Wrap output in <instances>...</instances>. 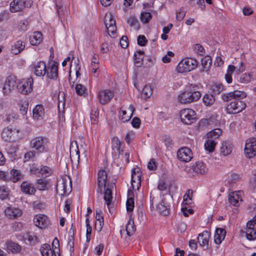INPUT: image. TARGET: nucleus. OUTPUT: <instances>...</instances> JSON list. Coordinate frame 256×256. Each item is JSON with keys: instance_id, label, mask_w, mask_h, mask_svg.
Segmentation results:
<instances>
[{"instance_id": "nucleus-40", "label": "nucleus", "mask_w": 256, "mask_h": 256, "mask_svg": "<svg viewBox=\"0 0 256 256\" xmlns=\"http://www.w3.org/2000/svg\"><path fill=\"white\" fill-rule=\"evenodd\" d=\"M18 106L20 108V111L22 116L26 115L27 113L28 102L27 100H21L18 102Z\"/></svg>"}, {"instance_id": "nucleus-18", "label": "nucleus", "mask_w": 256, "mask_h": 256, "mask_svg": "<svg viewBox=\"0 0 256 256\" xmlns=\"http://www.w3.org/2000/svg\"><path fill=\"white\" fill-rule=\"evenodd\" d=\"M26 47L25 42L22 40H18L11 47V53L16 55L21 53Z\"/></svg>"}, {"instance_id": "nucleus-27", "label": "nucleus", "mask_w": 256, "mask_h": 256, "mask_svg": "<svg viewBox=\"0 0 256 256\" xmlns=\"http://www.w3.org/2000/svg\"><path fill=\"white\" fill-rule=\"evenodd\" d=\"M30 43L32 45L36 46L40 44L42 40V34L40 32H35L30 38Z\"/></svg>"}, {"instance_id": "nucleus-64", "label": "nucleus", "mask_w": 256, "mask_h": 256, "mask_svg": "<svg viewBox=\"0 0 256 256\" xmlns=\"http://www.w3.org/2000/svg\"><path fill=\"white\" fill-rule=\"evenodd\" d=\"M120 44L122 48H126L128 45V38L126 36H123L120 40Z\"/></svg>"}, {"instance_id": "nucleus-14", "label": "nucleus", "mask_w": 256, "mask_h": 256, "mask_svg": "<svg viewBox=\"0 0 256 256\" xmlns=\"http://www.w3.org/2000/svg\"><path fill=\"white\" fill-rule=\"evenodd\" d=\"M46 77L50 79H56L58 76V64L56 62H52L46 68Z\"/></svg>"}, {"instance_id": "nucleus-5", "label": "nucleus", "mask_w": 256, "mask_h": 256, "mask_svg": "<svg viewBox=\"0 0 256 256\" xmlns=\"http://www.w3.org/2000/svg\"><path fill=\"white\" fill-rule=\"evenodd\" d=\"M56 245L59 246V241L57 238H54L52 242V246H54L56 252L52 250L50 245L45 244L41 246L40 248V253L42 256H60L59 252L60 249Z\"/></svg>"}, {"instance_id": "nucleus-56", "label": "nucleus", "mask_w": 256, "mask_h": 256, "mask_svg": "<svg viewBox=\"0 0 256 256\" xmlns=\"http://www.w3.org/2000/svg\"><path fill=\"white\" fill-rule=\"evenodd\" d=\"M151 18L152 15L150 12H143L141 14L140 19L142 22L147 23Z\"/></svg>"}, {"instance_id": "nucleus-58", "label": "nucleus", "mask_w": 256, "mask_h": 256, "mask_svg": "<svg viewBox=\"0 0 256 256\" xmlns=\"http://www.w3.org/2000/svg\"><path fill=\"white\" fill-rule=\"evenodd\" d=\"M250 74L244 73L240 76L239 82L242 83H248L250 81Z\"/></svg>"}, {"instance_id": "nucleus-21", "label": "nucleus", "mask_w": 256, "mask_h": 256, "mask_svg": "<svg viewBox=\"0 0 256 256\" xmlns=\"http://www.w3.org/2000/svg\"><path fill=\"white\" fill-rule=\"evenodd\" d=\"M193 170L197 174H204L207 172L208 168L205 164L202 162H197L192 166Z\"/></svg>"}, {"instance_id": "nucleus-7", "label": "nucleus", "mask_w": 256, "mask_h": 256, "mask_svg": "<svg viewBox=\"0 0 256 256\" xmlns=\"http://www.w3.org/2000/svg\"><path fill=\"white\" fill-rule=\"evenodd\" d=\"M33 80L32 78L22 80L17 84L18 92L25 95L29 94L32 90Z\"/></svg>"}, {"instance_id": "nucleus-6", "label": "nucleus", "mask_w": 256, "mask_h": 256, "mask_svg": "<svg viewBox=\"0 0 256 256\" xmlns=\"http://www.w3.org/2000/svg\"><path fill=\"white\" fill-rule=\"evenodd\" d=\"M32 4V0H13L10 5V10L12 12L22 11L25 8H28Z\"/></svg>"}, {"instance_id": "nucleus-42", "label": "nucleus", "mask_w": 256, "mask_h": 256, "mask_svg": "<svg viewBox=\"0 0 256 256\" xmlns=\"http://www.w3.org/2000/svg\"><path fill=\"white\" fill-rule=\"evenodd\" d=\"M152 94V89L150 86L146 85L142 89V96L144 99L150 98Z\"/></svg>"}, {"instance_id": "nucleus-48", "label": "nucleus", "mask_w": 256, "mask_h": 256, "mask_svg": "<svg viewBox=\"0 0 256 256\" xmlns=\"http://www.w3.org/2000/svg\"><path fill=\"white\" fill-rule=\"evenodd\" d=\"M216 146V143L214 140H208L204 144L206 150L207 151H208L210 152H214Z\"/></svg>"}, {"instance_id": "nucleus-52", "label": "nucleus", "mask_w": 256, "mask_h": 256, "mask_svg": "<svg viewBox=\"0 0 256 256\" xmlns=\"http://www.w3.org/2000/svg\"><path fill=\"white\" fill-rule=\"evenodd\" d=\"M27 238L30 243L34 244L39 242L38 238L34 234L28 232L26 234V239Z\"/></svg>"}, {"instance_id": "nucleus-31", "label": "nucleus", "mask_w": 256, "mask_h": 256, "mask_svg": "<svg viewBox=\"0 0 256 256\" xmlns=\"http://www.w3.org/2000/svg\"><path fill=\"white\" fill-rule=\"evenodd\" d=\"M62 180V182H64L63 184L64 190L68 193V194L72 190V184L71 180L70 177H64L60 178Z\"/></svg>"}, {"instance_id": "nucleus-9", "label": "nucleus", "mask_w": 256, "mask_h": 256, "mask_svg": "<svg viewBox=\"0 0 256 256\" xmlns=\"http://www.w3.org/2000/svg\"><path fill=\"white\" fill-rule=\"evenodd\" d=\"M180 118L183 123L190 124L195 121L196 112L190 108L184 109L180 112Z\"/></svg>"}, {"instance_id": "nucleus-36", "label": "nucleus", "mask_w": 256, "mask_h": 256, "mask_svg": "<svg viewBox=\"0 0 256 256\" xmlns=\"http://www.w3.org/2000/svg\"><path fill=\"white\" fill-rule=\"evenodd\" d=\"M10 174L11 175L10 179L14 182H17L23 177L22 174L18 170L14 169L12 170Z\"/></svg>"}, {"instance_id": "nucleus-15", "label": "nucleus", "mask_w": 256, "mask_h": 256, "mask_svg": "<svg viewBox=\"0 0 256 256\" xmlns=\"http://www.w3.org/2000/svg\"><path fill=\"white\" fill-rule=\"evenodd\" d=\"M34 222L36 226L40 228H44L49 224L48 217L43 214L36 216L34 218Z\"/></svg>"}, {"instance_id": "nucleus-41", "label": "nucleus", "mask_w": 256, "mask_h": 256, "mask_svg": "<svg viewBox=\"0 0 256 256\" xmlns=\"http://www.w3.org/2000/svg\"><path fill=\"white\" fill-rule=\"evenodd\" d=\"M192 190L189 189L184 196L183 204H190L192 202Z\"/></svg>"}, {"instance_id": "nucleus-24", "label": "nucleus", "mask_w": 256, "mask_h": 256, "mask_svg": "<svg viewBox=\"0 0 256 256\" xmlns=\"http://www.w3.org/2000/svg\"><path fill=\"white\" fill-rule=\"evenodd\" d=\"M7 251L8 252L18 253L21 250V246L12 241L7 242L6 244Z\"/></svg>"}, {"instance_id": "nucleus-45", "label": "nucleus", "mask_w": 256, "mask_h": 256, "mask_svg": "<svg viewBox=\"0 0 256 256\" xmlns=\"http://www.w3.org/2000/svg\"><path fill=\"white\" fill-rule=\"evenodd\" d=\"M75 90L77 94L79 96H84L87 92L86 88L82 84H76Z\"/></svg>"}, {"instance_id": "nucleus-22", "label": "nucleus", "mask_w": 256, "mask_h": 256, "mask_svg": "<svg viewBox=\"0 0 256 256\" xmlns=\"http://www.w3.org/2000/svg\"><path fill=\"white\" fill-rule=\"evenodd\" d=\"M226 235V230L222 228H217L214 236V242L217 244H220L223 240H224Z\"/></svg>"}, {"instance_id": "nucleus-35", "label": "nucleus", "mask_w": 256, "mask_h": 256, "mask_svg": "<svg viewBox=\"0 0 256 256\" xmlns=\"http://www.w3.org/2000/svg\"><path fill=\"white\" fill-rule=\"evenodd\" d=\"M202 101L205 106H210L214 103L215 98L212 94H206L204 96Z\"/></svg>"}, {"instance_id": "nucleus-62", "label": "nucleus", "mask_w": 256, "mask_h": 256, "mask_svg": "<svg viewBox=\"0 0 256 256\" xmlns=\"http://www.w3.org/2000/svg\"><path fill=\"white\" fill-rule=\"evenodd\" d=\"M174 56V53L171 51H168L167 54L164 56L162 58V61L164 63H168L171 61L170 57Z\"/></svg>"}, {"instance_id": "nucleus-19", "label": "nucleus", "mask_w": 256, "mask_h": 256, "mask_svg": "<svg viewBox=\"0 0 256 256\" xmlns=\"http://www.w3.org/2000/svg\"><path fill=\"white\" fill-rule=\"evenodd\" d=\"M31 172L35 174H41L42 176L46 177L52 172V170L47 166H42L40 168L33 167Z\"/></svg>"}, {"instance_id": "nucleus-39", "label": "nucleus", "mask_w": 256, "mask_h": 256, "mask_svg": "<svg viewBox=\"0 0 256 256\" xmlns=\"http://www.w3.org/2000/svg\"><path fill=\"white\" fill-rule=\"evenodd\" d=\"M236 70V67L234 66H228L226 74H225V79L226 82L230 84L232 82V74Z\"/></svg>"}, {"instance_id": "nucleus-8", "label": "nucleus", "mask_w": 256, "mask_h": 256, "mask_svg": "<svg viewBox=\"0 0 256 256\" xmlns=\"http://www.w3.org/2000/svg\"><path fill=\"white\" fill-rule=\"evenodd\" d=\"M244 154L248 158H252L256 155V138H250L246 140Z\"/></svg>"}, {"instance_id": "nucleus-29", "label": "nucleus", "mask_w": 256, "mask_h": 256, "mask_svg": "<svg viewBox=\"0 0 256 256\" xmlns=\"http://www.w3.org/2000/svg\"><path fill=\"white\" fill-rule=\"evenodd\" d=\"M128 198L126 201V209L128 212H131L133 210L134 208V198H133L134 193L131 190H128Z\"/></svg>"}, {"instance_id": "nucleus-30", "label": "nucleus", "mask_w": 256, "mask_h": 256, "mask_svg": "<svg viewBox=\"0 0 256 256\" xmlns=\"http://www.w3.org/2000/svg\"><path fill=\"white\" fill-rule=\"evenodd\" d=\"M129 110L130 112V114H127V112L124 110H121V112H120V114L121 115L122 114L121 120L123 122H128L132 118L133 112L134 110V108L133 106L130 105L129 106Z\"/></svg>"}, {"instance_id": "nucleus-4", "label": "nucleus", "mask_w": 256, "mask_h": 256, "mask_svg": "<svg viewBox=\"0 0 256 256\" xmlns=\"http://www.w3.org/2000/svg\"><path fill=\"white\" fill-rule=\"evenodd\" d=\"M48 141L46 138L38 136L32 138L30 142V147L38 153L46 152Z\"/></svg>"}, {"instance_id": "nucleus-60", "label": "nucleus", "mask_w": 256, "mask_h": 256, "mask_svg": "<svg viewBox=\"0 0 256 256\" xmlns=\"http://www.w3.org/2000/svg\"><path fill=\"white\" fill-rule=\"evenodd\" d=\"M194 50L198 55L203 56L204 54V48L200 44H196L194 46Z\"/></svg>"}, {"instance_id": "nucleus-20", "label": "nucleus", "mask_w": 256, "mask_h": 256, "mask_svg": "<svg viewBox=\"0 0 256 256\" xmlns=\"http://www.w3.org/2000/svg\"><path fill=\"white\" fill-rule=\"evenodd\" d=\"M210 236V233L208 231H204L198 234V241L201 246H208Z\"/></svg>"}, {"instance_id": "nucleus-50", "label": "nucleus", "mask_w": 256, "mask_h": 256, "mask_svg": "<svg viewBox=\"0 0 256 256\" xmlns=\"http://www.w3.org/2000/svg\"><path fill=\"white\" fill-rule=\"evenodd\" d=\"M116 24L115 20L113 19L112 16L110 14H106L104 18V24L106 28L110 27Z\"/></svg>"}, {"instance_id": "nucleus-57", "label": "nucleus", "mask_w": 256, "mask_h": 256, "mask_svg": "<svg viewBox=\"0 0 256 256\" xmlns=\"http://www.w3.org/2000/svg\"><path fill=\"white\" fill-rule=\"evenodd\" d=\"M8 192L6 190V188L4 186L0 187V198L4 200L8 198Z\"/></svg>"}, {"instance_id": "nucleus-17", "label": "nucleus", "mask_w": 256, "mask_h": 256, "mask_svg": "<svg viewBox=\"0 0 256 256\" xmlns=\"http://www.w3.org/2000/svg\"><path fill=\"white\" fill-rule=\"evenodd\" d=\"M107 180V173L104 170H100L98 173V185L100 192H102V188H106Z\"/></svg>"}, {"instance_id": "nucleus-13", "label": "nucleus", "mask_w": 256, "mask_h": 256, "mask_svg": "<svg viewBox=\"0 0 256 256\" xmlns=\"http://www.w3.org/2000/svg\"><path fill=\"white\" fill-rule=\"evenodd\" d=\"M139 168H135L132 170L131 183L132 189H134L135 186L134 182L136 183V190H138L141 186V173L140 172Z\"/></svg>"}, {"instance_id": "nucleus-1", "label": "nucleus", "mask_w": 256, "mask_h": 256, "mask_svg": "<svg viewBox=\"0 0 256 256\" xmlns=\"http://www.w3.org/2000/svg\"><path fill=\"white\" fill-rule=\"evenodd\" d=\"M246 96V93L240 90H234L223 94L222 99L224 101H231L226 108L227 113L236 114L244 110L246 108V104L241 100Z\"/></svg>"}, {"instance_id": "nucleus-2", "label": "nucleus", "mask_w": 256, "mask_h": 256, "mask_svg": "<svg viewBox=\"0 0 256 256\" xmlns=\"http://www.w3.org/2000/svg\"><path fill=\"white\" fill-rule=\"evenodd\" d=\"M198 88L196 84L187 86L184 90L178 97V101L183 104H188L197 101L201 96Z\"/></svg>"}, {"instance_id": "nucleus-61", "label": "nucleus", "mask_w": 256, "mask_h": 256, "mask_svg": "<svg viewBox=\"0 0 256 256\" xmlns=\"http://www.w3.org/2000/svg\"><path fill=\"white\" fill-rule=\"evenodd\" d=\"M99 115L98 112L94 110L92 112L90 116V121L92 124H96L98 122V116Z\"/></svg>"}, {"instance_id": "nucleus-51", "label": "nucleus", "mask_w": 256, "mask_h": 256, "mask_svg": "<svg viewBox=\"0 0 256 256\" xmlns=\"http://www.w3.org/2000/svg\"><path fill=\"white\" fill-rule=\"evenodd\" d=\"M5 149L8 154H12L16 151L17 148L16 144L8 142L6 144Z\"/></svg>"}, {"instance_id": "nucleus-59", "label": "nucleus", "mask_w": 256, "mask_h": 256, "mask_svg": "<svg viewBox=\"0 0 256 256\" xmlns=\"http://www.w3.org/2000/svg\"><path fill=\"white\" fill-rule=\"evenodd\" d=\"M222 134V130L220 128H216L208 134V136L212 138H217Z\"/></svg>"}, {"instance_id": "nucleus-3", "label": "nucleus", "mask_w": 256, "mask_h": 256, "mask_svg": "<svg viewBox=\"0 0 256 256\" xmlns=\"http://www.w3.org/2000/svg\"><path fill=\"white\" fill-rule=\"evenodd\" d=\"M198 64V62L192 58L182 59L178 64L176 70L178 72L184 73L195 69Z\"/></svg>"}, {"instance_id": "nucleus-33", "label": "nucleus", "mask_w": 256, "mask_h": 256, "mask_svg": "<svg viewBox=\"0 0 256 256\" xmlns=\"http://www.w3.org/2000/svg\"><path fill=\"white\" fill-rule=\"evenodd\" d=\"M48 182L47 180L42 178L36 180V186L40 190H45L48 189Z\"/></svg>"}, {"instance_id": "nucleus-49", "label": "nucleus", "mask_w": 256, "mask_h": 256, "mask_svg": "<svg viewBox=\"0 0 256 256\" xmlns=\"http://www.w3.org/2000/svg\"><path fill=\"white\" fill-rule=\"evenodd\" d=\"M239 200L240 198L234 192H232L229 195L228 201L232 204L234 206H236L237 204H238Z\"/></svg>"}, {"instance_id": "nucleus-47", "label": "nucleus", "mask_w": 256, "mask_h": 256, "mask_svg": "<svg viewBox=\"0 0 256 256\" xmlns=\"http://www.w3.org/2000/svg\"><path fill=\"white\" fill-rule=\"evenodd\" d=\"M248 240H253L256 238V230H251V229H246L245 232H243Z\"/></svg>"}, {"instance_id": "nucleus-10", "label": "nucleus", "mask_w": 256, "mask_h": 256, "mask_svg": "<svg viewBox=\"0 0 256 256\" xmlns=\"http://www.w3.org/2000/svg\"><path fill=\"white\" fill-rule=\"evenodd\" d=\"M177 156L180 161L188 162L192 158V153L190 148L184 147L178 150Z\"/></svg>"}, {"instance_id": "nucleus-11", "label": "nucleus", "mask_w": 256, "mask_h": 256, "mask_svg": "<svg viewBox=\"0 0 256 256\" xmlns=\"http://www.w3.org/2000/svg\"><path fill=\"white\" fill-rule=\"evenodd\" d=\"M113 92L109 90H100L98 96L99 102L102 104H108L114 97Z\"/></svg>"}, {"instance_id": "nucleus-44", "label": "nucleus", "mask_w": 256, "mask_h": 256, "mask_svg": "<svg viewBox=\"0 0 256 256\" xmlns=\"http://www.w3.org/2000/svg\"><path fill=\"white\" fill-rule=\"evenodd\" d=\"M126 230L127 235L128 236H130L134 234L136 230V227L134 225V222H131L130 220L128 222L126 226Z\"/></svg>"}, {"instance_id": "nucleus-37", "label": "nucleus", "mask_w": 256, "mask_h": 256, "mask_svg": "<svg viewBox=\"0 0 256 256\" xmlns=\"http://www.w3.org/2000/svg\"><path fill=\"white\" fill-rule=\"evenodd\" d=\"M212 64V60L210 56H206L202 59V66L204 70H208Z\"/></svg>"}, {"instance_id": "nucleus-26", "label": "nucleus", "mask_w": 256, "mask_h": 256, "mask_svg": "<svg viewBox=\"0 0 256 256\" xmlns=\"http://www.w3.org/2000/svg\"><path fill=\"white\" fill-rule=\"evenodd\" d=\"M232 144L228 142H222L220 147V154L224 156H226L232 152Z\"/></svg>"}, {"instance_id": "nucleus-43", "label": "nucleus", "mask_w": 256, "mask_h": 256, "mask_svg": "<svg viewBox=\"0 0 256 256\" xmlns=\"http://www.w3.org/2000/svg\"><path fill=\"white\" fill-rule=\"evenodd\" d=\"M62 180H58L56 184V190L58 194L62 196L64 195H68V193L64 190L63 184L64 182H62Z\"/></svg>"}, {"instance_id": "nucleus-23", "label": "nucleus", "mask_w": 256, "mask_h": 256, "mask_svg": "<svg viewBox=\"0 0 256 256\" xmlns=\"http://www.w3.org/2000/svg\"><path fill=\"white\" fill-rule=\"evenodd\" d=\"M4 212L6 215L10 218H15L22 215V211L18 208H8Z\"/></svg>"}, {"instance_id": "nucleus-34", "label": "nucleus", "mask_w": 256, "mask_h": 256, "mask_svg": "<svg viewBox=\"0 0 256 256\" xmlns=\"http://www.w3.org/2000/svg\"><path fill=\"white\" fill-rule=\"evenodd\" d=\"M144 52L142 50H138L134 53V64H137L138 67L140 66L142 64L141 62H142L144 58Z\"/></svg>"}, {"instance_id": "nucleus-25", "label": "nucleus", "mask_w": 256, "mask_h": 256, "mask_svg": "<svg viewBox=\"0 0 256 256\" xmlns=\"http://www.w3.org/2000/svg\"><path fill=\"white\" fill-rule=\"evenodd\" d=\"M20 188L22 191L26 194H34L36 192V189L32 185L26 182H22L21 184Z\"/></svg>"}, {"instance_id": "nucleus-53", "label": "nucleus", "mask_w": 256, "mask_h": 256, "mask_svg": "<svg viewBox=\"0 0 256 256\" xmlns=\"http://www.w3.org/2000/svg\"><path fill=\"white\" fill-rule=\"evenodd\" d=\"M212 92L214 94H218L223 90V86L220 84H214L211 88Z\"/></svg>"}, {"instance_id": "nucleus-63", "label": "nucleus", "mask_w": 256, "mask_h": 256, "mask_svg": "<svg viewBox=\"0 0 256 256\" xmlns=\"http://www.w3.org/2000/svg\"><path fill=\"white\" fill-rule=\"evenodd\" d=\"M137 42L138 45L144 46L146 44L148 40L144 36L140 35L138 38Z\"/></svg>"}, {"instance_id": "nucleus-46", "label": "nucleus", "mask_w": 256, "mask_h": 256, "mask_svg": "<svg viewBox=\"0 0 256 256\" xmlns=\"http://www.w3.org/2000/svg\"><path fill=\"white\" fill-rule=\"evenodd\" d=\"M12 136V130L8 128H4L2 132V136L3 140L6 142L10 141Z\"/></svg>"}, {"instance_id": "nucleus-16", "label": "nucleus", "mask_w": 256, "mask_h": 256, "mask_svg": "<svg viewBox=\"0 0 256 256\" xmlns=\"http://www.w3.org/2000/svg\"><path fill=\"white\" fill-rule=\"evenodd\" d=\"M34 70V74L38 76H44L46 72V63L40 61L33 66Z\"/></svg>"}, {"instance_id": "nucleus-32", "label": "nucleus", "mask_w": 256, "mask_h": 256, "mask_svg": "<svg viewBox=\"0 0 256 256\" xmlns=\"http://www.w3.org/2000/svg\"><path fill=\"white\" fill-rule=\"evenodd\" d=\"M111 186L112 187V186H110L108 184L104 192V200H105L108 206L110 204L112 199V192L110 188Z\"/></svg>"}, {"instance_id": "nucleus-54", "label": "nucleus", "mask_w": 256, "mask_h": 256, "mask_svg": "<svg viewBox=\"0 0 256 256\" xmlns=\"http://www.w3.org/2000/svg\"><path fill=\"white\" fill-rule=\"evenodd\" d=\"M112 148L114 150L120 152V142L117 137H114L112 139Z\"/></svg>"}, {"instance_id": "nucleus-12", "label": "nucleus", "mask_w": 256, "mask_h": 256, "mask_svg": "<svg viewBox=\"0 0 256 256\" xmlns=\"http://www.w3.org/2000/svg\"><path fill=\"white\" fill-rule=\"evenodd\" d=\"M16 84V78L14 76H8L3 87L4 94L6 95L9 94L14 88Z\"/></svg>"}, {"instance_id": "nucleus-55", "label": "nucleus", "mask_w": 256, "mask_h": 256, "mask_svg": "<svg viewBox=\"0 0 256 256\" xmlns=\"http://www.w3.org/2000/svg\"><path fill=\"white\" fill-rule=\"evenodd\" d=\"M56 4L57 10V12L60 16L63 14V10L66 8V6H64L63 4L59 2V0H56Z\"/></svg>"}, {"instance_id": "nucleus-28", "label": "nucleus", "mask_w": 256, "mask_h": 256, "mask_svg": "<svg viewBox=\"0 0 256 256\" xmlns=\"http://www.w3.org/2000/svg\"><path fill=\"white\" fill-rule=\"evenodd\" d=\"M44 115V110L41 104H38L33 109V116L38 120L42 118Z\"/></svg>"}, {"instance_id": "nucleus-38", "label": "nucleus", "mask_w": 256, "mask_h": 256, "mask_svg": "<svg viewBox=\"0 0 256 256\" xmlns=\"http://www.w3.org/2000/svg\"><path fill=\"white\" fill-rule=\"evenodd\" d=\"M169 207L170 206L166 204L165 200L163 199L158 205V208L161 214L164 216H167L169 214Z\"/></svg>"}]
</instances>
